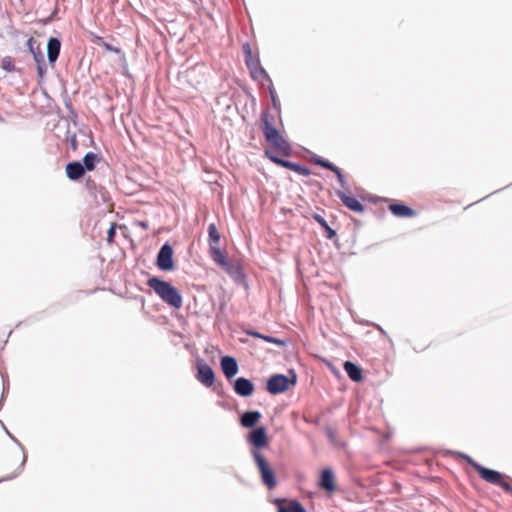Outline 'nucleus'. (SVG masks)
I'll use <instances>...</instances> for the list:
<instances>
[{
	"instance_id": "obj_1",
	"label": "nucleus",
	"mask_w": 512,
	"mask_h": 512,
	"mask_svg": "<svg viewBox=\"0 0 512 512\" xmlns=\"http://www.w3.org/2000/svg\"><path fill=\"white\" fill-rule=\"evenodd\" d=\"M147 285L171 307L179 309L182 306V296L171 283L154 276L148 279Z\"/></svg>"
},
{
	"instance_id": "obj_2",
	"label": "nucleus",
	"mask_w": 512,
	"mask_h": 512,
	"mask_svg": "<svg viewBox=\"0 0 512 512\" xmlns=\"http://www.w3.org/2000/svg\"><path fill=\"white\" fill-rule=\"evenodd\" d=\"M243 52L245 55V63L250 70L251 77L254 80L264 79L271 83L270 76L266 70L260 65L259 59L254 58L252 55L251 47L248 43L243 45Z\"/></svg>"
},
{
	"instance_id": "obj_3",
	"label": "nucleus",
	"mask_w": 512,
	"mask_h": 512,
	"mask_svg": "<svg viewBox=\"0 0 512 512\" xmlns=\"http://www.w3.org/2000/svg\"><path fill=\"white\" fill-rule=\"evenodd\" d=\"M478 468V474L483 480L491 484L500 486L506 492L512 491V485L509 482H507L508 477L506 475L502 474L499 471L486 468L484 466H478Z\"/></svg>"
},
{
	"instance_id": "obj_4",
	"label": "nucleus",
	"mask_w": 512,
	"mask_h": 512,
	"mask_svg": "<svg viewBox=\"0 0 512 512\" xmlns=\"http://www.w3.org/2000/svg\"><path fill=\"white\" fill-rule=\"evenodd\" d=\"M157 267L162 271H171L174 268L173 248L170 244L165 243L161 246L157 253Z\"/></svg>"
},
{
	"instance_id": "obj_5",
	"label": "nucleus",
	"mask_w": 512,
	"mask_h": 512,
	"mask_svg": "<svg viewBox=\"0 0 512 512\" xmlns=\"http://www.w3.org/2000/svg\"><path fill=\"white\" fill-rule=\"evenodd\" d=\"M290 380L284 374H274L266 384L267 391L272 395H277L285 392L289 388Z\"/></svg>"
},
{
	"instance_id": "obj_6",
	"label": "nucleus",
	"mask_w": 512,
	"mask_h": 512,
	"mask_svg": "<svg viewBox=\"0 0 512 512\" xmlns=\"http://www.w3.org/2000/svg\"><path fill=\"white\" fill-rule=\"evenodd\" d=\"M196 378L206 387H211L215 380V374L213 369L205 363L203 360L197 363V375Z\"/></svg>"
},
{
	"instance_id": "obj_7",
	"label": "nucleus",
	"mask_w": 512,
	"mask_h": 512,
	"mask_svg": "<svg viewBox=\"0 0 512 512\" xmlns=\"http://www.w3.org/2000/svg\"><path fill=\"white\" fill-rule=\"evenodd\" d=\"M271 115L268 111H263L261 114L262 132L265 140L269 143L270 141L277 138L280 135L279 131L273 126L271 122Z\"/></svg>"
},
{
	"instance_id": "obj_8",
	"label": "nucleus",
	"mask_w": 512,
	"mask_h": 512,
	"mask_svg": "<svg viewBox=\"0 0 512 512\" xmlns=\"http://www.w3.org/2000/svg\"><path fill=\"white\" fill-rule=\"evenodd\" d=\"M248 441L255 448L260 449L268 446L267 432L264 427H256L248 434Z\"/></svg>"
},
{
	"instance_id": "obj_9",
	"label": "nucleus",
	"mask_w": 512,
	"mask_h": 512,
	"mask_svg": "<svg viewBox=\"0 0 512 512\" xmlns=\"http://www.w3.org/2000/svg\"><path fill=\"white\" fill-rule=\"evenodd\" d=\"M233 389L237 395L248 397L254 392V384L245 377H238L233 383Z\"/></svg>"
},
{
	"instance_id": "obj_10",
	"label": "nucleus",
	"mask_w": 512,
	"mask_h": 512,
	"mask_svg": "<svg viewBox=\"0 0 512 512\" xmlns=\"http://www.w3.org/2000/svg\"><path fill=\"white\" fill-rule=\"evenodd\" d=\"M220 366L227 379L233 378L239 370L237 360L232 356H223L220 360Z\"/></svg>"
},
{
	"instance_id": "obj_11",
	"label": "nucleus",
	"mask_w": 512,
	"mask_h": 512,
	"mask_svg": "<svg viewBox=\"0 0 512 512\" xmlns=\"http://www.w3.org/2000/svg\"><path fill=\"white\" fill-rule=\"evenodd\" d=\"M336 195L339 197L342 203L350 210L360 213L364 211L363 204L359 202L356 198L347 195L345 192L341 190H337Z\"/></svg>"
},
{
	"instance_id": "obj_12",
	"label": "nucleus",
	"mask_w": 512,
	"mask_h": 512,
	"mask_svg": "<svg viewBox=\"0 0 512 512\" xmlns=\"http://www.w3.org/2000/svg\"><path fill=\"white\" fill-rule=\"evenodd\" d=\"M319 486L321 489L332 492L335 490L334 473L332 469L326 468L322 470L320 475Z\"/></svg>"
},
{
	"instance_id": "obj_13",
	"label": "nucleus",
	"mask_w": 512,
	"mask_h": 512,
	"mask_svg": "<svg viewBox=\"0 0 512 512\" xmlns=\"http://www.w3.org/2000/svg\"><path fill=\"white\" fill-rule=\"evenodd\" d=\"M61 42L58 38L51 37L47 43V57L51 65H54L59 57Z\"/></svg>"
},
{
	"instance_id": "obj_14",
	"label": "nucleus",
	"mask_w": 512,
	"mask_h": 512,
	"mask_svg": "<svg viewBox=\"0 0 512 512\" xmlns=\"http://www.w3.org/2000/svg\"><path fill=\"white\" fill-rule=\"evenodd\" d=\"M85 168L82 163L78 161L69 162L66 165V174L70 180L77 181L83 177Z\"/></svg>"
},
{
	"instance_id": "obj_15",
	"label": "nucleus",
	"mask_w": 512,
	"mask_h": 512,
	"mask_svg": "<svg viewBox=\"0 0 512 512\" xmlns=\"http://www.w3.org/2000/svg\"><path fill=\"white\" fill-rule=\"evenodd\" d=\"M278 512H306L305 508L296 500H277Z\"/></svg>"
},
{
	"instance_id": "obj_16",
	"label": "nucleus",
	"mask_w": 512,
	"mask_h": 512,
	"mask_svg": "<svg viewBox=\"0 0 512 512\" xmlns=\"http://www.w3.org/2000/svg\"><path fill=\"white\" fill-rule=\"evenodd\" d=\"M260 418L261 413L258 411H246L241 415L240 422L243 427L252 428Z\"/></svg>"
},
{
	"instance_id": "obj_17",
	"label": "nucleus",
	"mask_w": 512,
	"mask_h": 512,
	"mask_svg": "<svg viewBox=\"0 0 512 512\" xmlns=\"http://www.w3.org/2000/svg\"><path fill=\"white\" fill-rule=\"evenodd\" d=\"M389 209L393 215L398 217H413L416 214L412 208L401 203L391 204Z\"/></svg>"
},
{
	"instance_id": "obj_18",
	"label": "nucleus",
	"mask_w": 512,
	"mask_h": 512,
	"mask_svg": "<svg viewBox=\"0 0 512 512\" xmlns=\"http://www.w3.org/2000/svg\"><path fill=\"white\" fill-rule=\"evenodd\" d=\"M344 370L352 381L358 382L362 379V370L355 363L346 361L344 363Z\"/></svg>"
},
{
	"instance_id": "obj_19",
	"label": "nucleus",
	"mask_w": 512,
	"mask_h": 512,
	"mask_svg": "<svg viewBox=\"0 0 512 512\" xmlns=\"http://www.w3.org/2000/svg\"><path fill=\"white\" fill-rule=\"evenodd\" d=\"M210 256L213 261L219 265L220 267H224L229 262L225 256V254L221 251L219 246L213 245L209 247Z\"/></svg>"
},
{
	"instance_id": "obj_20",
	"label": "nucleus",
	"mask_w": 512,
	"mask_h": 512,
	"mask_svg": "<svg viewBox=\"0 0 512 512\" xmlns=\"http://www.w3.org/2000/svg\"><path fill=\"white\" fill-rule=\"evenodd\" d=\"M269 144L273 148L277 149L278 151H280L281 153H283L285 155H289L290 154L291 146L288 143V141L285 140L281 135H278L277 138H275L274 140L270 141Z\"/></svg>"
},
{
	"instance_id": "obj_21",
	"label": "nucleus",
	"mask_w": 512,
	"mask_h": 512,
	"mask_svg": "<svg viewBox=\"0 0 512 512\" xmlns=\"http://www.w3.org/2000/svg\"><path fill=\"white\" fill-rule=\"evenodd\" d=\"M260 474H261L263 483L269 489H273L277 485L275 474H274L273 470L271 469V467L267 470H263L262 472H260Z\"/></svg>"
},
{
	"instance_id": "obj_22",
	"label": "nucleus",
	"mask_w": 512,
	"mask_h": 512,
	"mask_svg": "<svg viewBox=\"0 0 512 512\" xmlns=\"http://www.w3.org/2000/svg\"><path fill=\"white\" fill-rule=\"evenodd\" d=\"M4 429H5L6 433L9 435V437H10L13 441H15V442L19 445V447L21 448V450L23 451V459H22V462H21L20 466L18 467V469L15 471V473H14L13 475H11V476L6 477V478H4V479H3V480H11V479L15 478L16 476H18V475L22 472V470H23V468H24V465H25V463H26V460H27V456H26V454L24 453V447L22 446V444H21V443H20V442H19V441H18V440H17V439H16V438H15V437H14V436H13V435H12V434H11V433L6 429V428H5V427H4Z\"/></svg>"
},
{
	"instance_id": "obj_23",
	"label": "nucleus",
	"mask_w": 512,
	"mask_h": 512,
	"mask_svg": "<svg viewBox=\"0 0 512 512\" xmlns=\"http://www.w3.org/2000/svg\"><path fill=\"white\" fill-rule=\"evenodd\" d=\"M99 162V157L93 152H88L83 158V166L85 170L92 171L95 169L96 164Z\"/></svg>"
},
{
	"instance_id": "obj_24",
	"label": "nucleus",
	"mask_w": 512,
	"mask_h": 512,
	"mask_svg": "<svg viewBox=\"0 0 512 512\" xmlns=\"http://www.w3.org/2000/svg\"><path fill=\"white\" fill-rule=\"evenodd\" d=\"M283 167L290 169L302 176H309L311 174L310 170L307 167L288 160H286L285 163H283Z\"/></svg>"
},
{
	"instance_id": "obj_25",
	"label": "nucleus",
	"mask_w": 512,
	"mask_h": 512,
	"mask_svg": "<svg viewBox=\"0 0 512 512\" xmlns=\"http://www.w3.org/2000/svg\"><path fill=\"white\" fill-rule=\"evenodd\" d=\"M208 236H209V247H212V244L219 246L220 233L218 232L216 225L214 223H211L208 226Z\"/></svg>"
},
{
	"instance_id": "obj_26",
	"label": "nucleus",
	"mask_w": 512,
	"mask_h": 512,
	"mask_svg": "<svg viewBox=\"0 0 512 512\" xmlns=\"http://www.w3.org/2000/svg\"><path fill=\"white\" fill-rule=\"evenodd\" d=\"M251 453H252V456H253L260 472L270 468L268 462L266 461V459L263 457V455L259 451L252 450Z\"/></svg>"
},
{
	"instance_id": "obj_27",
	"label": "nucleus",
	"mask_w": 512,
	"mask_h": 512,
	"mask_svg": "<svg viewBox=\"0 0 512 512\" xmlns=\"http://www.w3.org/2000/svg\"><path fill=\"white\" fill-rule=\"evenodd\" d=\"M314 219L325 229L326 231V237L328 239H332L336 236L335 230H333L327 223V221L321 216L316 214L314 216Z\"/></svg>"
},
{
	"instance_id": "obj_28",
	"label": "nucleus",
	"mask_w": 512,
	"mask_h": 512,
	"mask_svg": "<svg viewBox=\"0 0 512 512\" xmlns=\"http://www.w3.org/2000/svg\"><path fill=\"white\" fill-rule=\"evenodd\" d=\"M35 43L36 42H35L34 38L31 37L27 40L26 45H27L29 51L32 53L35 62H37V59L44 57V55L39 46L35 47Z\"/></svg>"
},
{
	"instance_id": "obj_29",
	"label": "nucleus",
	"mask_w": 512,
	"mask_h": 512,
	"mask_svg": "<svg viewBox=\"0 0 512 512\" xmlns=\"http://www.w3.org/2000/svg\"><path fill=\"white\" fill-rule=\"evenodd\" d=\"M223 269L226 270V272L231 275L232 277H238L241 275V269L240 266L231 262H228L227 265L223 267Z\"/></svg>"
},
{
	"instance_id": "obj_30",
	"label": "nucleus",
	"mask_w": 512,
	"mask_h": 512,
	"mask_svg": "<svg viewBox=\"0 0 512 512\" xmlns=\"http://www.w3.org/2000/svg\"><path fill=\"white\" fill-rule=\"evenodd\" d=\"M37 73H38V76L39 78H43L44 75L46 74V71H47V65H46V62H45V59L44 57H41L39 59H37Z\"/></svg>"
},
{
	"instance_id": "obj_31",
	"label": "nucleus",
	"mask_w": 512,
	"mask_h": 512,
	"mask_svg": "<svg viewBox=\"0 0 512 512\" xmlns=\"http://www.w3.org/2000/svg\"><path fill=\"white\" fill-rule=\"evenodd\" d=\"M1 67L5 71H7V72L14 71L15 70V65H14L13 59L11 57H9V56L4 57L3 60H2Z\"/></svg>"
},
{
	"instance_id": "obj_32",
	"label": "nucleus",
	"mask_w": 512,
	"mask_h": 512,
	"mask_svg": "<svg viewBox=\"0 0 512 512\" xmlns=\"http://www.w3.org/2000/svg\"><path fill=\"white\" fill-rule=\"evenodd\" d=\"M265 155L266 157L271 160L273 163L279 165V166H282L283 167V163H285V159H282L278 156H276L274 153H272L271 151H265Z\"/></svg>"
},
{
	"instance_id": "obj_33",
	"label": "nucleus",
	"mask_w": 512,
	"mask_h": 512,
	"mask_svg": "<svg viewBox=\"0 0 512 512\" xmlns=\"http://www.w3.org/2000/svg\"><path fill=\"white\" fill-rule=\"evenodd\" d=\"M458 455L478 472V469H479L478 466H481L479 463H477L470 456H468L464 453H458Z\"/></svg>"
},
{
	"instance_id": "obj_34",
	"label": "nucleus",
	"mask_w": 512,
	"mask_h": 512,
	"mask_svg": "<svg viewBox=\"0 0 512 512\" xmlns=\"http://www.w3.org/2000/svg\"><path fill=\"white\" fill-rule=\"evenodd\" d=\"M333 173H335L341 187L344 189H347V182H346L341 170L337 167L336 170L333 171Z\"/></svg>"
},
{
	"instance_id": "obj_35",
	"label": "nucleus",
	"mask_w": 512,
	"mask_h": 512,
	"mask_svg": "<svg viewBox=\"0 0 512 512\" xmlns=\"http://www.w3.org/2000/svg\"><path fill=\"white\" fill-rule=\"evenodd\" d=\"M263 340L269 343L276 344L278 346H283L285 344L283 340L268 335H263Z\"/></svg>"
},
{
	"instance_id": "obj_36",
	"label": "nucleus",
	"mask_w": 512,
	"mask_h": 512,
	"mask_svg": "<svg viewBox=\"0 0 512 512\" xmlns=\"http://www.w3.org/2000/svg\"><path fill=\"white\" fill-rule=\"evenodd\" d=\"M321 167L325 168V169H328L330 171H334L336 170L337 166H335L333 163H331L330 161L328 160H325L323 161V163H321Z\"/></svg>"
},
{
	"instance_id": "obj_37",
	"label": "nucleus",
	"mask_w": 512,
	"mask_h": 512,
	"mask_svg": "<svg viewBox=\"0 0 512 512\" xmlns=\"http://www.w3.org/2000/svg\"><path fill=\"white\" fill-rule=\"evenodd\" d=\"M247 334L252 336V337H256V338H260V339H263V335H264V334H261V333H259L257 331H253V330L247 331Z\"/></svg>"
},
{
	"instance_id": "obj_38",
	"label": "nucleus",
	"mask_w": 512,
	"mask_h": 512,
	"mask_svg": "<svg viewBox=\"0 0 512 512\" xmlns=\"http://www.w3.org/2000/svg\"><path fill=\"white\" fill-rule=\"evenodd\" d=\"M115 236V228L111 226L107 232L108 240L111 241Z\"/></svg>"
},
{
	"instance_id": "obj_39",
	"label": "nucleus",
	"mask_w": 512,
	"mask_h": 512,
	"mask_svg": "<svg viewBox=\"0 0 512 512\" xmlns=\"http://www.w3.org/2000/svg\"><path fill=\"white\" fill-rule=\"evenodd\" d=\"M312 161L318 165V166H321V163H323L324 159L319 157V156H315L312 158Z\"/></svg>"
},
{
	"instance_id": "obj_40",
	"label": "nucleus",
	"mask_w": 512,
	"mask_h": 512,
	"mask_svg": "<svg viewBox=\"0 0 512 512\" xmlns=\"http://www.w3.org/2000/svg\"><path fill=\"white\" fill-rule=\"evenodd\" d=\"M312 161L318 165V166H321V163H323L324 159L319 157V156H315L312 158Z\"/></svg>"
},
{
	"instance_id": "obj_41",
	"label": "nucleus",
	"mask_w": 512,
	"mask_h": 512,
	"mask_svg": "<svg viewBox=\"0 0 512 512\" xmlns=\"http://www.w3.org/2000/svg\"><path fill=\"white\" fill-rule=\"evenodd\" d=\"M269 93H270L271 99H274V96H276V94H275V90H274L272 83L269 86Z\"/></svg>"
},
{
	"instance_id": "obj_42",
	"label": "nucleus",
	"mask_w": 512,
	"mask_h": 512,
	"mask_svg": "<svg viewBox=\"0 0 512 512\" xmlns=\"http://www.w3.org/2000/svg\"><path fill=\"white\" fill-rule=\"evenodd\" d=\"M272 103H273V106L276 107V104H277L276 96H274V99H272Z\"/></svg>"
},
{
	"instance_id": "obj_43",
	"label": "nucleus",
	"mask_w": 512,
	"mask_h": 512,
	"mask_svg": "<svg viewBox=\"0 0 512 512\" xmlns=\"http://www.w3.org/2000/svg\"><path fill=\"white\" fill-rule=\"evenodd\" d=\"M292 384H295L296 383V377L294 376L293 378V381L291 382Z\"/></svg>"
},
{
	"instance_id": "obj_44",
	"label": "nucleus",
	"mask_w": 512,
	"mask_h": 512,
	"mask_svg": "<svg viewBox=\"0 0 512 512\" xmlns=\"http://www.w3.org/2000/svg\"><path fill=\"white\" fill-rule=\"evenodd\" d=\"M141 225H142L143 227H146V226H147V225H146V223H144V222H142V223H141Z\"/></svg>"
}]
</instances>
